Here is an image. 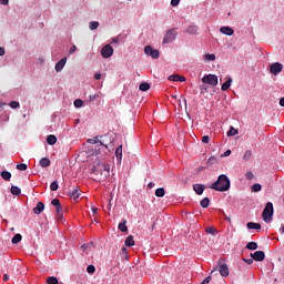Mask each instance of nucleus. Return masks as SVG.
<instances>
[{
    "label": "nucleus",
    "instance_id": "obj_23",
    "mask_svg": "<svg viewBox=\"0 0 284 284\" xmlns=\"http://www.w3.org/2000/svg\"><path fill=\"white\" fill-rule=\"evenodd\" d=\"M0 176H2L4 181H10V179H12V173H10L9 171H2L0 173Z\"/></svg>",
    "mask_w": 284,
    "mask_h": 284
},
{
    "label": "nucleus",
    "instance_id": "obj_28",
    "mask_svg": "<svg viewBox=\"0 0 284 284\" xmlns=\"http://www.w3.org/2000/svg\"><path fill=\"white\" fill-rule=\"evenodd\" d=\"M88 143H90L91 145H97V143H100V146H101V145H105V144H103V142H100V141H99V136L89 139V140H88Z\"/></svg>",
    "mask_w": 284,
    "mask_h": 284
},
{
    "label": "nucleus",
    "instance_id": "obj_5",
    "mask_svg": "<svg viewBox=\"0 0 284 284\" xmlns=\"http://www.w3.org/2000/svg\"><path fill=\"white\" fill-rule=\"evenodd\" d=\"M144 53L146 54V57H151V59H159L160 57L159 50L152 48V45H146L144 48Z\"/></svg>",
    "mask_w": 284,
    "mask_h": 284
},
{
    "label": "nucleus",
    "instance_id": "obj_9",
    "mask_svg": "<svg viewBox=\"0 0 284 284\" xmlns=\"http://www.w3.org/2000/svg\"><path fill=\"white\" fill-rule=\"evenodd\" d=\"M251 258H253L257 262L265 261V252L256 251L255 253H251Z\"/></svg>",
    "mask_w": 284,
    "mask_h": 284
},
{
    "label": "nucleus",
    "instance_id": "obj_43",
    "mask_svg": "<svg viewBox=\"0 0 284 284\" xmlns=\"http://www.w3.org/2000/svg\"><path fill=\"white\" fill-rule=\"evenodd\" d=\"M73 104L74 108H83V100L77 99Z\"/></svg>",
    "mask_w": 284,
    "mask_h": 284
},
{
    "label": "nucleus",
    "instance_id": "obj_4",
    "mask_svg": "<svg viewBox=\"0 0 284 284\" xmlns=\"http://www.w3.org/2000/svg\"><path fill=\"white\" fill-rule=\"evenodd\" d=\"M176 34H179V33L176 32V29H170L169 31H166V33H165V36H164V38H163L162 43H163V44L172 43V41H175Z\"/></svg>",
    "mask_w": 284,
    "mask_h": 284
},
{
    "label": "nucleus",
    "instance_id": "obj_61",
    "mask_svg": "<svg viewBox=\"0 0 284 284\" xmlns=\"http://www.w3.org/2000/svg\"><path fill=\"white\" fill-rule=\"evenodd\" d=\"M92 212H93V214H97V212H99V209L92 207Z\"/></svg>",
    "mask_w": 284,
    "mask_h": 284
},
{
    "label": "nucleus",
    "instance_id": "obj_46",
    "mask_svg": "<svg viewBox=\"0 0 284 284\" xmlns=\"http://www.w3.org/2000/svg\"><path fill=\"white\" fill-rule=\"evenodd\" d=\"M251 158H252V151H250V150L245 151L244 156H243L244 161H247Z\"/></svg>",
    "mask_w": 284,
    "mask_h": 284
},
{
    "label": "nucleus",
    "instance_id": "obj_6",
    "mask_svg": "<svg viewBox=\"0 0 284 284\" xmlns=\"http://www.w3.org/2000/svg\"><path fill=\"white\" fill-rule=\"evenodd\" d=\"M114 54V49L110 44H105L101 50V55L103 59H110Z\"/></svg>",
    "mask_w": 284,
    "mask_h": 284
},
{
    "label": "nucleus",
    "instance_id": "obj_24",
    "mask_svg": "<svg viewBox=\"0 0 284 284\" xmlns=\"http://www.w3.org/2000/svg\"><path fill=\"white\" fill-rule=\"evenodd\" d=\"M155 196H158V199H163V196H165V189H163V187L156 189Z\"/></svg>",
    "mask_w": 284,
    "mask_h": 284
},
{
    "label": "nucleus",
    "instance_id": "obj_37",
    "mask_svg": "<svg viewBox=\"0 0 284 284\" xmlns=\"http://www.w3.org/2000/svg\"><path fill=\"white\" fill-rule=\"evenodd\" d=\"M16 169L19 170L20 172H26V170H28V164L26 163L17 164Z\"/></svg>",
    "mask_w": 284,
    "mask_h": 284
},
{
    "label": "nucleus",
    "instance_id": "obj_56",
    "mask_svg": "<svg viewBox=\"0 0 284 284\" xmlns=\"http://www.w3.org/2000/svg\"><path fill=\"white\" fill-rule=\"evenodd\" d=\"M230 154H232V151H231V150H226V151L223 153V156H230Z\"/></svg>",
    "mask_w": 284,
    "mask_h": 284
},
{
    "label": "nucleus",
    "instance_id": "obj_17",
    "mask_svg": "<svg viewBox=\"0 0 284 284\" xmlns=\"http://www.w3.org/2000/svg\"><path fill=\"white\" fill-rule=\"evenodd\" d=\"M101 168L103 169L102 173L104 179L110 178V164H101Z\"/></svg>",
    "mask_w": 284,
    "mask_h": 284
},
{
    "label": "nucleus",
    "instance_id": "obj_54",
    "mask_svg": "<svg viewBox=\"0 0 284 284\" xmlns=\"http://www.w3.org/2000/svg\"><path fill=\"white\" fill-rule=\"evenodd\" d=\"M1 6H8L10 3V0H0Z\"/></svg>",
    "mask_w": 284,
    "mask_h": 284
},
{
    "label": "nucleus",
    "instance_id": "obj_59",
    "mask_svg": "<svg viewBox=\"0 0 284 284\" xmlns=\"http://www.w3.org/2000/svg\"><path fill=\"white\" fill-rule=\"evenodd\" d=\"M94 79H95V81H99V79H101V73H95Z\"/></svg>",
    "mask_w": 284,
    "mask_h": 284
},
{
    "label": "nucleus",
    "instance_id": "obj_11",
    "mask_svg": "<svg viewBox=\"0 0 284 284\" xmlns=\"http://www.w3.org/2000/svg\"><path fill=\"white\" fill-rule=\"evenodd\" d=\"M68 61V58H62L59 62L55 64V72H61L63 68H65V63Z\"/></svg>",
    "mask_w": 284,
    "mask_h": 284
},
{
    "label": "nucleus",
    "instance_id": "obj_29",
    "mask_svg": "<svg viewBox=\"0 0 284 284\" xmlns=\"http://www.w3.org/2000/svg\"><path fill=\"white\" fill-rule=\"evenodd\" d=\"M21 239H22L21 234H16V235L12 237L11 243H12L13 245H17V243H21Z\"/></svg>",
    "mask_w": 284,
    "mask_h": 284
},
{
    "label": "nucleus",
    "instance_id": "obj_36",
    "mask_svg": "<svg viewBox=\"0 0 284 284\" xmlns=\"http://www.w3.org/2000/svg\"><path fill=\"white\" fill-rule=\"evenodd\" d=\"M55 211H57V216H58V219H59V220L63 219V206H58V207L55 209Z\"/></svg>",
    "mask_w": 284,
    "mask_h": 284
},
{
    "label": "nucleus",
    "instance_id": "obj_51",
    "mask_svg": "<svg viewBox=\"0 0 284 284\" xmlns=\"http://www.w3.org/2000/svg\"><path fill=\"white\" fill-rule=\"evenodd\" d=\"M202 143H210V135H204L202 138Z\"/></svg>",
    "mask_w": 284,
    "mask_h": 284
},
{
    "label": "nucleus",
    "instance_id": "obj_38",
    "mask_svg": "<svg viewBox=\"0 0 284 284\" xmlns=\"http://www.w3.org/2000/svg\"><path fill=\"white\" fill-rule=\"evenodd\" d=\"M50 190H51V192H57V190H59V182L53 181V182L50 184Z\"/></svg>",
    "mask_w": 284,
    "mask_h": 284
},
{
    "label": "nucleus",
    "instance_id": "obj_53",
    "mask_svg": "<svg viewBox=\"0 0 284 284\" xmlns=\"http://www.w3.org/2000/svg\"><path fill=\"white\" fill-rule=\"evenodd\" d=\"M246 179H254V173L247 172L246 173Z\"/></svg>",
    "mask_w": 284,
    "mask_h": 284
},
{
    "label": "nucleus",
    "instance_id": "obj_45",
    "mask_svg": "<svg viewBox=\"0 0 284 284\" xmlns=\"http://www.w3.org/2000/svg\"><path fill=\"white\" fill-rule=\"evenodd\" d=\"M87 272L88 274H94V272H97V268L94 267V265H89L87 267Z\"/></svg>",
    "mask_w": 284,
    "mask_h": 284
},
{
    "label": "nucleus",
    "instance_id": "obj_60",
    "mask_svg": "<svg viewBox=\"0 0 284 284\" xmlns=\"http://www.w3.org/2000/svg\"><path fill=\"white\" fill-rule=\"evenodd\" d=\"M280 105H281L282 108H284V98H282V99L280 100Z\"/></svg>",
    "mask_w": 284,
    "mask_h": 284
},
{
    "label": "nucleus",
    "instance_id": "obj_7",
    "mask_svg": "<svg viewBox=\"0 0 284 284\" xmlns=\"http://www.w3.org/2000/svg\"><path fill=\"white\" fill-rule=\"evenodd\" d=\"M68 196L70 199H72L75 203H79L80 199H81V191L79 187H75L73 190H70L68 192Z\"/></svg>",
    "mask_w": 284,
    "mask_h": 284
},
{
    "label": "nucleus",
    "instance_id": "obj_58",
    "mask_svg": "<svg viewBox=\"0 0 284 284\" xmlns=\"http://www.w3.org/2000/svg\"><path fill=\"white\" fill-rule=\"evenodd\" d=\"M3 281H4V282H8V281H10V275H8V274H4V275H3Z\"/></svg>",
    "mask_w": 284,
    "mask_h": 284
},
{
    "label": "nucleus",
    "instance_id": "obj_14",
    "mask_svg": "<svg viewBox=\"0 0 284 284\" xmlns=\"http://www.w3.org/2000/svg\"><path fill=\"white\" fill-rule=\"evenodd\" d=\"M45 210V204L43 202H38L37 206L33 209V214H41Z\"/></svg>",
    "mask_w": 284,
    "mask_h": 284
},
{
    "label": "nucleus",
    "instance_id": "obj_57",
    "mask_svg": "<svg viewBox=\"0 0 284 284\" xmlns=\"http://www.w3.org/2000/svg\"><path fill=\"white\" fill-rule=\"evenodd\" d=\"M3 54H6V49H3V47H0V57H3Z\"/></svg>",
    "mask_w": 284,
    "mask_h": 284
},
{
    "label": "nucleus",
    "instance_id": "obj_2",
    "mask_svg": "<svg viewBox=\"0 0 284 284\" xmlns=\"http://www.w3.org/2000/svg\"><path fill=\"white\" fill-rule=\"evenodd\" d=\"M262 216L265 223H270L272 221V216H274V204H272V202L266 203L262 212Z\"/></svg>",
    "mask_w": 284,
    "mask_h": 284
},
{
    "label": "nucleus",
    "instance_id": "obj_10",
    "mask_svg": "<svg viewBox=\"0 0 284 284\" xmlns=\"http://www.w3.org/2000/svg\"><path fill=\"white\" fill-rule=\"evenodd\" d=\"M219 272L221 276H224V277L230 276V268L227 267V264L220 265Z\"/></svg>",
    "mask_w": 284,
    "mask_h": 284
},
{
    "label": "nucleus",
    "instance_id": "obj_31",
    "mask_svg": "<svg viewBox=\"0 0 284 284\" xmlns=\"http://www.w3.org/2000/svg\"><path fill=\"white\" fill-rule=\"evenodd\" d=\"M246 250H258V244L256 242H250L246 245Z\"/></svg>",
    "mask_w": 284,
    "mask_h": 284
},
{
    "label": "nucleus",
    "instance_id": "obj_30",
    "mask_svg": "<svg viewBox=\"0 0 284 284\" xmlns=\"http://www.w3.org/2000/svg\"><path fill=\"white\" fill-rule=\"evenodd\" d=\"M11 194H13V196H19V194H21V189H19V186H11Z\"/></svg>",
    "mask_w": 284,
    "mask_h": 284
},
{
    "label": "nucleus",
    "instance_id": "obj_33",
    "mask_svg": "<svg viewBox=\"0 0 284 284\" xmlns=\"http://www.w3.org/2000/svg\"><path fill=\"white\" fill-rule=\"evenodd\" d=\"M200 204H201V207H204V209L210 207V200L207 197H204L201 200Z\"/></svg>",
    "mask_w": 284,
    "mask_h": 284
},
{
    "label": "nucleus",
    "instance_id": "obj_35",
    "mask_svg": "<svg viewBox=\"0 0 284 284\" xmlns=\"http://www.w3.org/2000/svg\"><path fill=\"white\" fill-rule=\"evenodd\" d=\"M252 192H261L263 190V186L260 183L253 184L251 187Z\"/></svg>",
    "mask_w": 284,
    "mask_h": 284
},
{
    "label": "nucleus",
    "instance_id": "obj_48",
    "mask_svg": "<svg viewBox=\"0 0 284 284\" xmlns=\"http://www.w3.org/2000/svg\"><path fill=\"white\" fill-rule=\"evenodd\" d=\"M243 261H244V263H246V265H252V264L254 263L253 257H252V258H245V257H243Z\"/></svg>",
    "mask_w": 284,
    "mask_h": 284
},
{
    "label": "nucleus",
    "instance_id": "obj_50",
    "mask_svg": "<svg viewBox=\"0 0 284 284\" xmlns=\"http://www.w3.org/2000/svg\"><path fill=\"white\" fill-rule=\"evenodd\" d=\"M220 212L223 214L225 221H227L229 223H232V219H231L230 216H227V215L225 214V212H223V211H220Z\"/></svg>",
    "mask_w": 284,
    "mask_h": 284
},
{
    "label": "nucleus",
    "instance_id": "obj_39",
    "mask_svg": "<svg viewBox=\"0 0 284 284\" xmlns=\"http://www.w3.org/2000/svg\"><path fill=\"white\" fill-rule=\"evenodd\" d=\"M101 154V149H95L90 151L89 156H99Z\"/></svg>",
    "mask_w": 284,
    "mask_h": 284
},
{
    "label": "nucleus",
    "instance_id": "obj_3",
    "mask_svg": "<svg viewBox=\"0 0 284 284\" xmlns=\"http://www.w3.org/2000/svg\"><path fill=\"white\" fill-rule=\"evenodd\" d=\"M202 82L206 85H213L214 88L219 85V77H216L215 74H207L202 78Z\"/></svg>",
    "mask_w": 284,
    "mask_h": 284
},
{
    "label": "nucleus",
    "instance_id": "obj_34",
    "mask_svg": "<svg viewBox=\"0 0 284 284\" xmlns=\"http://www.w3.org/2000/svg\"><path fill=\"white\" fill-rule=\"evenodd\" d=\"M239 134V130L234 129V126H231L227 131V136H236Z\"/></svg>",
    "mask_w": 284,
    "mask_h": 284
},
{
    "label": "nucleus",
    "instance_id": "obj_44",
    "mask_svg": "<svg viewBox=\"0 0 284 284\" xmlns=\"http://www.w3.org/2000/svg\"><path fill=\"white\" fill-rule=\"evenodd\" d=\"M206 234H212L214 236V234H216V229H214V226H210L205 230Z\"/></svg>",
    "mask_w": 284,
    "mask_h": 284
},
{
    "label": "nucleus",
    "instance_id": "obj_64",
    "mask_svg": "<svg viewBox=\"0 0 284 284\" xmlns=\"http://www.w3.org/2000/svg\"><path fill=\"white\" fill-rule=\"evenodd\" d=\"M281 231H282V232H283V234H284V225L282 226Z\"/></svg>",
    "mask_w": 284,
    "mask_h": 284
},
{
    "label": "nucleus",
    "instance_id": "obj_55",
    "mask_svg": "<svg viewBox=\"0 0 284 284\" xmlns=\"http://www.w3.org/2000/svg\"><path fill=\"white\" fill-rule=\"evenodd\" d=\"M98 97H99V95H97V94L90 95V97H89V100H90V101H95V99H97Z\"/></svg>",
    "mask_w": 284,
    "mask_h": 284
},
{
    "label": "nucleus",
    "instance_id": "obj_16",
    "mask_svg": "<svg viewBox=\"0 0 284 284\" xmlns=\"http://www.w3.org/2000/svg\"><path fill=\"white\" fill-rule=\"evenodd\" d=\"M169 81H180L181 83H185V77L179 74H172L169 77Z\"/></svg>",
    "mask_w": 284,
    "mask_h": 284
},
{
    "label": "nucleus",
    "instance_id": "obj_41",
    "mask_svg": "<svg viewBox=\"0 0 284 284\" xmlns=\"http://www.w3.org/2000/svg\"><path fill=\"white\" fill-rule=\"evenodd\" d=\"M90 30H97L99 28V22L98 21H92L89 23Z\"/></svg>",
    "mask_w": 284,
    "mask_h": 284
},
{
    "label": "nucleus",
    "instance_id": "obj_40",
    "mask_svg": "<svg viewBox=\"0 0 284 284\" xmlns=\"http://www.w3.org/2000/svg\"><path fill=\"white\" fill-rule=\"evenodd\" d=\"M47 283L48 284H59V280L54 276H50L48 280H47Z\"/></svg>",
    "mask_w": 284,
    "mask_h": 284
},
{
    "label": "nucleus",
    "instance_id": "obj_27",
    "mask_svg": "<svg viewBox=\"0 0 284 284\" xmlns=\"http://www.w3.org/2000/svg\"><path fill=\"white\" fill-rule=\"evenodd\" d=\"M139 90L141 92H148V90H150V83L148 82H142L140 85H139Z\"/></svg>",
    "mask_w": 284,
    "mask_h": 284
},
{
    "label": "nucleus",
    "instance_id": "obj_19",
    "mask_svg": "<svg viewBox=\"0 0 284 284\" xmlns=\"http://www.w3.org/2000/svg\"><path fill=\"white\" fill-rule=\"evenodd\" d=\"M48 145H55L57 144V136L54 134H50L47 136Z\"/></svg>",
    "mask_w": 284,
    "mask_h": 284
},
{
    "label": "nucleus",
    "instance_id": "obj_32",
    "mask_svg": "<svg viewBox=\"0 0 284 284\" xmlns=\"http://www.w3.org/2000/svg\"><path fill=\"white\" fill-rule=\"evenodd\" d=\"M204 59L205 61H216V55L214 53H206Z\"/></svg>",
    "mask_w": 284,
    "mask_h": 284
},
{
    "label": "nucleus",
    "instance_id": "obj_49",
    "mask_svg": "<svg viewBox=\"0 0 284 284\" xmlns=\"http://www.w3.org/2000/svg\"><path fill=\"white\" fill-rule=\"evenodd\" d=\"M179 3H181V0H171V6H173V8H176Z\"/></svg>",
    "mask_w": 284,
    "mask_h": 284
},
{
    "label": "nucleus",
    "instance_id": "obj_63",
    "mask_svg": "<svg viewBox=\"0 0 284 284\" xmlns=\"http://www.w3.org/2000/svg\"><path fill=\"white\" fill-rule=\"evenodd\" d=\"M149 187H154V183H149Z\"/></svg>",
    "mask_w": 284,
    "mask_h": 284
},
{
    "label": "nucleus",
    "instance_id": "obj_42",
    "mask_svg": "<svg viewBox=\"0 0 284 284\" xmlns=\"http://www.w3.org/2000/svg\"><path fill=\"white\" fill-rule=\"evenodd\" d=\"M51 205H53V207H61V202L59 201V199H53L51 201Z\"/></svg>",
    "mask_w": 284,
    "mask_h": 284
},
{
    "label": "nucleus",
    "instance_id": "obj_15",
    "mask_svg": "<svg viewBox=\"0 0 284 284\" xmlns=\"http://www.w3.org/2000/svg\"><path fill=\"white\" fill-rule=\"evenodd\" d=\"M220 32L226 34V37H232V34H234V30L230 27H221Z\"/></svg>",
    "mask_w": 284,
    "mask_h": 284
},
{
    "label": "nucleus",
    "instance_id": "obj_8",
    "mask_svg": "<svg viewBox=\"0 0 284 284\" xmlns=\"http://www.w3.org/2000/svg\"><path fill=\"white\" fill-rule=\"evenodd\" d=\"M270 72L271 74H274V77L281 74V72H283V65L281 64V62H274L273 64H271Z\"/></svg>",
    "mask_w": 284,
    "mask_h": 284
},
{
    "label": "nucleus",
    "instance_id": "obj_25",
    "mask_svg": "<svg viewBox=\"0 0 284 284\" xmlns=\"http://www.w3.org/2000/svg\"><path fill=\"white\" fill-rule=\"evenodd\" d=\"M186 32H187L189 34H197V32H199V27H196V26H190V27L186 29Z\"/></svg>",
    "mask_w": 284,
    "mask_h": 284
},
{
    "label": "nucleus",
    "instance_id": "obj_18",
    "mask_svg": "<svg viewBox=\"0 0 284 284\" xmlns=\"http://www.w3.org/2000/svg\"><path fill=\"white\" fill-rule=\"evenodd\" d=\"M232 87V78H229L221 87V90L223 92H226V90H230V88Z\"/></svg>",
    "mask_w": 284,
    "mask_h": 284
},
{
    "label": "nucleus",
    "instance_id": "obj_13",
    "mask_svg": "<svg viewBox=\"0 0 284 284\" xmlns=\"http://www.w3.org/2000/svg\"><path fill=\"white\" fill-rule=\"evenodd\" d=\"M115 156H116L118 163H121V161L123 159V145H119L115 149Z\"/></svg>",
    "mask_w": 284,
    "mask_h": 284
},
{
    "label": "nucleus",
    "instance_id": "obj_26",
    "mask_svg": "<svg viewBox=\"0 0 284 284\" xmlns=\"http://www.w3.org/2000/svg\"><path fill=\"white\" fill-rule=\"evenodd\" d=\"M126 224H128V221L123 220V222L118 225V229L120 230V232H128V225Z\"/></svg>",
    "mask_w": 284,
    "mask_h": 284
},
{
    "label": "nucleus",
    "instance_id": "obj_12",
    "mask_svg": "<svg viewBox=\"0 0 284 284\" xmlns=\"http://www.w3.org/2000/svg\"><path fill=\"white\" fill-rule=\"evenodd\" d=\"M193 190H194L195 194L201 196V194H203V192H205V185H203V184H194L193 185Z\"/></svg>",
    "mask_w": 284,
    "mask_h": 284
},
{
    "label": "nucleus",
    "instance_id": "obj_52",
    "mask_svg": "<svg viewBox=\"0 0 284 284\" xmlns=\"http://www.w3.org/2000/svg\"><path fill=\"white\" fill-rule=\"evenodd\" d=\"M77 52V45H72V48L69 50V54H74Z\"/></svg>",
    "mask_w": 284,
    "mask_h": 284
},
{
    "label": "nucleus",
    "instance_id": "obj_1",
    "mask_svg": "<svg viewBox=\"0 0 284 284\" xmlns=\"http://www.w3.org/2000/svg\"><path fill=\"white\" fill-rule=\"evenodd\" d=\"M230 178L225 174H221L217 178V181L211 184V190H215V192H227L230 190Z\"/></svg>",
    "mask_w": 284,
    "mask_h": 284
},
{
    "label": "nucleus",
    "instance_id": "obj_20",
    "mask_svg": "<svg viewBox=\"0 0 284 284\" xmlns=\"http://www.w3.org/2000/svg\"><path fill=\"white\" fill-rule=\"evenodd\" d=\"M50 159H48V158H42L41 160H40V162H39V165L41 166V168H50Z\"/></svg>",
    "mask_w": 284,
    "mask_h": 284
},
{
    "label": "nucleus",
    "instance_id": "obj_21",
    "mask_svg": "<svg viewBox=\"0 0 284 284\" xmlns=\"http://www.w3.org/2000/svg\"><path fill=\"white\" fill-rule=\"evenodd\" d=\"M246 227L248 230H261V224L260 223H254V222H248L246 224Z\"/></svg>",
    "mask_w": 284,
    "mask_h": 284
},
{
    "label": "nucleus",
    "instance_id": "obj_47",
    "mask_svg": "<svg viewBox=\"0 0 284 284\" xmlns=\"http://www.w3.org/2000/svg\"><path fill=\"white\" fill-rule=\"evenodd\" d=\"M9 105H10V108H12V110H17V108H19V102H17V101H11L10 103H9Z\"/></svg>",
    "mask_w": 284,
    "mask_h": 284
},
{
    "label": "nucleus",
    "instance_id": "obj_22",
    "mask_svg": "<svg viewBox=\"0 0 284 284\" xmlns=\"http://www.w3.org/2000/svg\"><path fill=\"white\" fill-rule=\"evenodd\" d=\"M125 245H126V247H134V236L129 235L125 239Z\"/></svg>",
    "mask_w": 284,
    "mask_h": 284
},
{
    "label": "nucleus",
    "instance_id": "obj_62",
    "mask_svg": "<svg viewBox=\"0 0 284 284\" xmlns=\"http://www.w3.org/2000/svg\"><path fill=\"white\" fill-rule=\"evenodd\" d=\"M3 105H6V103L0 102V110H1V108H3Z\"/></svg>",
    "mask_w": 284,
    "mask_h": 284
}]
</instances>
